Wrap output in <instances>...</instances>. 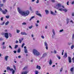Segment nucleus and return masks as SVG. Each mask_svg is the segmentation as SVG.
<instances>
[{
    "instance_id": "49",
    "label": "nucleus",
    "mask_w": 74,
    "mask_h": 74,
    "mask_svg": "<svg viewBox=\"0 0 74 74\" xmlns=\"http://www.w3.org/2000/svg\"><path fill=\"white\" fill-rule=\"evenodd\" d=\"M13 70H14L12 69H10L9 70L10 71H12V70L13 71Z\"/></svg>"
},
{
    "instance_id": "39",
    "label": "nucleus",
    "mask_w": 74,
    "mask_h": 74,
    "mask_svg": "<svg viewBox=\"0 0 74 74\" xmlns=\"http://www.w3.org/2000/svg\"><path fill=\"white\" fill-rule=\"evenodd\" d=\"M62 70H63V68H61V69L60 70V72H62Z\"/></svg>"
},
{
    "instance_id": "52",
    "label": "nucleus",
    "mask_w": 74,
    "mask_h": 74,
    "mask_svg": "<svg viewBox=\"0 0 74 74\" xmlns=\"http://www.w3.org/2000/svg\"><path fill=\"white\" fill-rule=\"evenodd\" d=\"M9 47V48H10L11 49H12V47H11V46L10 45Z\"/></svg>"
},
{
    "instance_id": "44",
    "label": "nucleus",
    "mask_w": 74,
    "mask_h": 74,
    "mask_svg": "<svg viewBox=\"0 0 74 74\" xmlns=\"http://www.w3.org/2000/svg\"><path fill=\"white\" fill-rule=\"evenodd\" d=\"M72 44V43H68V45H71Z\"/></svg>"
},
{
    "instance_id": "56",
    "label": "nucleus",
    "mask_w": 74,
    "mask_h": 74,
    "mask_svg": "<svg viewBox=\"0 0 74 74\" xmlns=\"http://www.w3.org/2000/svg\"><path fill=\"white\" fill-rule=\"evenodd\" d=\"M3 17H1V21H3Z\"/></svg>"
},
{
    "instance_id": "62",
    "label": "nucleus",
    "mask_w": 74,
    "mask_h": 74,
    "mask_svg": "<svg viewBox=\"0 0 74 74\" xmlns=\"http://www.w3.org/2000/svg\"><path fill=\"white\" fill-rule=\"evenodd\" d=\"M21 56H18V58H21Z\"/></svg>"
},
{
    "instance_id": "63",
    "label": "nucleus",
    "mask_w": 74,
    "mask_h": 74,
    "mask_svg": "<svg viewBox=\"0 0 74 74\" xmlns=\"http://www.w3.org/2000/svg\"><path fill=\"white\" fill-rule=\"evenodd\" d=\"M72 16H74V13H73L72 14Z\"/></svg>"
},
{
    "instance_id": "6",
    "label": "nucleus",
    "mask_w": 74,
    "mask_h": 74,
    "mask_svg": "<svg viewBox=\"0 0 74 74\" xmlns=\"http://www.w3.org/2000/svg\"><path fill=\"white\" fill-rule=\"evenodd\" d=\"M5 34V37L6 38H8V37H9V36H8V33H4Z\"/></svg>"
},
{
    "instance_id": "16",
    "label": "nucleus",
    "mask_w": 74,
    "mask_h": 74,
    "mask_svg": "<svg viewBox=\"0 0 74 74\" xmlns=\"http://www.w3.org/2000/svg\"><path fill=\"white\" fill-rule=\"evenodd\" d=\"M24 52L25 53H28V51H27V49H24Z\"/></svg>"
},
{
    "instance_id": "64",
    "label": "nucleus",
    "mask_w": 74,
    "mask_h": 74,
    "mask_svg": "<svg viewBox=\"0 0 74 74\" xmlns=\"http://www.w3.org/2000/svg\"><path fill=\"white\" fill-rule=\"evenodd\" d=\"M3 4H1V7H3Z\"/></svg>"
},
{
    "instance_id": "12",
    "label": "nucleus",
    "mask_w": 74,
    "mask_h": 74,
    "mask_svg": "<svg viewBox=\"0 0 74 74\" xmlns=\"http://www.w3.org/2000/svg\"><path fill=\"white\" fill-rule=\"evenodd\" d=\"M36 69H37L38 70H40L41 69V66L38 65H37L36 67Z\"/></svg>"
},
{
    "instance_id": "32",
    "label": "nucleus",
    "mask_w": 74,
    "mask_h": 74,
    "mask_svg": "<svg viewBox=\"0 0 74 74\" xmlns=\"http://www.w3.org/2000/svg\"><path fill=\"white\" fill-rule=\"evenodd\" d=\"M57 57H58V59H60L61 58L58 55L57 56Z\"/></svg>"
},
{
    "instance_id": "17",
    "label": "nucleus",
    "mask_w": 74,
    "mask_h": 74,
    "mask_svg": "<svg viewBox=\"0 0 74 74\" xmlns=\"http://www.w3.org/2000/svg\"><path fill=\"white\" fill-rule=\"evenodd\" d=\"M45 12L46 13V14H49V11L47 10H45Z\"/></svg>"
},
{
    "instance_id": "30",
    "label": "nucleus",
    "mask_w": 74,
    "mask_h": 74,
    "mask_svg": "<svg viewBox=\"0 0 74 74\" xmlns=\"http://www.w3.org/2000/svg\"><path fill=\"white\" fill-rule=\"evenodd\" d=\"M24 45H25V43H23L21 46V47L23 48V46H24Z\"/></svg>"
},
{
    "instance_id": "31",
    "label": "nucleus",
    "mask_w": 74,
    "mask_h": 74,
    "mask_svg": "<svg viewBox=\"0 0 74 74\" xmlns=\"http://www.w3.org/2000/svg\"><path fill=\"white\" fill-rule=\"evenodd\" d=\"M23 25H26V23H22Z\"/></svg>"
},
{
    "instance_id": "61",
    "label": "nucleus",
    "mask_w": 74,
    "mask_h": 74,
    "mask_svg": "<svg viewBox=\"0 0 74 74\" xmlns=\"http://www.w3.org/2000/svg\"><path fill=\"white\" fill-rule=\"evenodd\" d=\"M72 4H74V1H73L71 3Z\"/></svg>"
},
{
    "instance_id": "11",
    "label": "nucleus",
    "mask_w": 74,
    "mask_h": 74,
    "mask_svg": "<svg viewBox=\"0 0 74 74\" xmlns=\"http://www.w3.org/2000/svg\"><path fill=\"white\" fill-rule=\"evenodd\" d=\"M8 56H6L5 57V59L6 61H7V60H8Z\"/></svg>"
},
{
    "instance_id": "46",
    "label": "nucleus",
    "mask_w": 74,
    "mask_h": 74,
    "mask_svg": "<svg viewBox=\"0 0 74 74\" xmlns=\"http://www.w3.org/2000/svg\"><path fill=\"white\" fill-rule=\"evenodd\" d=\"M27 66H25L24 68H23V70H25V69H27Z\"/></svg>"
},
{
    "instance_id": "37",
    "label": "nucleus",
    "mask_w": 74,
    "mask_h": 74,
    "mask_svg": "<svg viewBox=\"0 0 74 74\" xmlns=\"http://www.w3.org/2000/svg\"><path fill=\"white\" fill-rule=\"evenodd\" d=\"M9 34L10 37H12V34H11L10 33H9Z\"/></svg>"
},
{
    "instance_id": "36",
    "label": "nucleus",
    "mask_w": 74,
    "mask_h": 74,
    "mask_svg": "<svg viewBox=\"0 0 74 74\" xmlns=\"http://www.w3.org/2000/svg\"><path fill=\"white\" fill-rule=\"evenodd\" d=\"M13 68H14L15 70H16V66L14 65H13Z\"/></svg>"
},
{
    "instance_id": "53",
    "label": "nucleus",
    "mask_w": 74,
    "mask_h": 74,
    "mask_svg": "<svg viewBox=\"0 0 74 74\" xmlns=\"http://www.w3.org/2000/svg\"><path fill=\"white\" fill-rule=\"evenodd\" d=\"M18 42H19V41L18 40H16V44H18Z\"/></svg>"
},
{
    "instance_id": "50",
    "label": "nucleus",
    "mask_w": 74,
    "mask_h": 74,
    "mask_svg": "<svg viewBox=\"0 0 74 74\" xmlns=\"http://www.w3.org/2000/svg\"><path fill=\"white\" fill-rule=\"evenodd\" d=\"M10 67H7V70H10Z\"/></svg>"
},
{
    "instance_id": "40",
    "label": "nucleus",
    "mask_w": 74,
    "mask_h": 74,
    "mask_svg": "<svg viewBox=\"0 0 74 74\" xmlns=\"http://www.w3.org/2000/svg\"><path fill=\"white\" fill-rule=\"evenodd\" d=\"M15 73V70H13L12 71V74H14Z\"/></svg>"
},
{
    "instance_id": "19",
    "label": "nucleus",
    "mask_w": 74,
    "mask_h": 74,
    "mask_svg": "<svg viewBox=\"0 0 74 74\" xmlns=\"http://www.w3.org/2000/svg\"><path fill=\"white\" fill-rule=\"evenodd\" d=\"M66 21L67 24H68L69 22V18H67L66 20Z\"/></svg>"
},
{
    "instance_id": "18",
    "label": "nucleus",
    "mask_w": 74,
    "mask_h": 74,
    "mask_svg": "<svg viewBox=\"0 0 74 74\" xmlns=\"http://www.w3.org/2000/svg\"><path fill=\"white\" fill-rule=\"evenodd\" d=\"M36 14L37 15H38V16H40L41 17L42 16H41V14H39V13H36Z\"/></svg>"
},
{
    "instance_id": "1",
    "label": "nucleus",
    "mask_w": 74,
    "mask_h": 74,
    "mask_svg": "<svg viewBox=\"0 0 74 74\" xmlns=\"http://www.w3.org/2000/svg\"><path fill=\"white\" fill-rule=\"evenodd\" d=\"M18 10L19 14H20L21 15H23V16H27V15H28L29 14V11L23 12L20 10L19 8H18Z\"/></svg>"
},
{
    "instance_id": "48",
    "label": "nucleus",
    "mask_w": 74,
    "mask_h": 74,
    "mask_svg": "<svg viewBox=\"0 0 74 74\" xmlns=\"http://www.w3.org/2000/svg\"><path fill=\"white\" fill-rule=\"evenodd\" d=\"M6 0H3V3H5V1Z\"/></svg>"
},
{
    "instance_id": "26",
    "label": "nucleus",
    "mask_w": 74,
    "mask_h": 74,
    "mask_svg": "<svg viewBox=\"0 0 74 74\" xmlns=\"http://www.w3.org/2000/svg\"><path fill=\"white\" fill-rule=\"evenodd\" d=\"M74 39V34H73L72 36V41H73Z\"/></svg>"
},
{
    "instance_id": "38",
    "label": "nucleus",
    "mask_w": 74,
    "mask_h": 74,
    "mask_svg": "<svg viewBox=\"0 0 74 74\" xmlns=\"http://www.w3.org/2000/svg\"><path fill=\"white\" fill-rule=\"evenodd\" d=\"M38 72L37 71H35V74H38Z\"/></svg>"
},
{
    "instance_id": "21",
    "label": "nucleus",
    "mask_w": 74,
    "mask_h": 74,
    "mask_svg": "<svg viewBox=\"0 0 74 74\" xmlns=\"http://www.w3.org/2000/svg\"><path fill=\"white\" fill-rule=\"evenodd\" d=\"M18 53H20L21 52V49H18L17 51Z\"/></svg>"
},
{
    "instance_id": "54",
    "label": "nucleus",
    "mask_w": 74,
    "mask_h": 74,
    "mask_svg": "<svg viewBox=\"0 0 74 74\" xmlns=\"http://www.w3.org/2000/svg\"><path fill=\"white\" fill-rule=\"evenodd\" d=\"M36 3H39V0H37V1L36 2Z\"/></svg>"
},
{
    "instance_id": "8",
    "label": "nucleus",
    "mask_w": 74,
    "mask_h": 74,
    "mask_svg": "<svg viewBox=\"0 0 74 74\" xmlns=\"http://www.w3.org/2000/svg\"><path fill=\"white\" fill-rule=\"evenodd\" d=\"M21 35H27V34L25 32H21Z\"/></svg>"
},
{
    "instance_id": "5",
    "label": "nucleus",
    "mask_w": 74,
    "mask_h": 74,
    "mask_svg": "<svg viewBox=\"0 0 74 74\" xmlns=\"http://www.w3.org/2000/svg\"><path fill=\"white\" fill-rule=\"evenodd\" d=\"M52 32L53 34L52 35V38H53V36H55V31L53 29H52Z\"/></svg>"
},
{
    "instance_id": "33",
    "label": "nucleus",
    "mask_w": 74,
    "mask_h": 74,
    "mask_svg": "<svg viewBox=\"0 0 74 74\" xmlns=\"http://www.w3.org/2000/svg\"><path fill=\"white\" fill-rule=\"evenodd\" d=\"M63 11H64L65 12H66L67 11V9H64V10H63Z\"/></svg>"
},
{
    "instance_id": "55",
    "label": "nucleus",
    "mask_w": 74,
    "mask_h": 74,
    "mask_svg": "<svg viewBox=\"0 0 74 74\" xmlns=\"http://www.w3.org/2000/svg\"><path fill=\"white\" fill-rule=\"evenodd\" d=\"M13 52L14 53H16V50H15L14 51H13Z\"/></svg>"
},
{
    "instance_id": "47",
    "label": "nucleus",
    "mask_w": 74,
    "mask_h": 74,
    "mask_svg": "<svg viewBox=\"0 0 74 74\" xmlns=\"http://www.w3.org/2000/svg\"><path fill=\"white\" fill-rule=\"evenodd\" d=\"M3 38H0V41H3Z\"/></svg>"
},
{
    "instance_id": "4",
    "label": "nucleus",
    "mask_w": 74,
    "mask_h": 74,
    "mask_svg": "<svg viewBox=\"0 0 74 74\" xmlns=\"http://www.w3.org/2000/svg\"><path fill=\"white\" fill-rule=\"evenodd\" d=\"M44 44L45 46H46V49H47V50H48V44H47V42H44Z\"/></svg>"
},
{
    "instance_id": "57",
    "label": "nucleus",
    "mask_w": 74,
    "mask_h": 74,
    "mask_svg": "<svg viewBox=\"0 0 74 74\" xmlns=\"http://www.w3.org/2000/svg\"><path fill=\"white\" fill-rule=\"evenodd\" d=\"M41 38H43V39H44V36L42 35L41 36Z\"/></svg>"
},
{
    "instance_id": "3",
    "label": "nucleus",
    "mask_w": 74,
    "mask_h": 74,
    "mask_svg": "<svg viewBox=\"0 0 74 74\" xmlns=\"http://www.w3.org/2000/svg\"><path fill=\"white\" fill-rule=\"evenodd\" d=\"M62 7V5L60 3H58L56 4V9H59V8Z\"/></svg>"
},
{
    "instance_id": "25",
    "label": "nucleus",
    "mask_w": 74,
    "mask_h": 74,
    "mask_svg": "<svg viewBox=\"0 0 74 74\" xmlns=\"http://www.w3.org/2000/svg\"><path fill=\"white\" fill-rule=\"evenodd\" d=\"M71 49H73V48H74V45H72L71 46Z\"/></svg>"
},
{
    "instance_id": "43",
    "label": "nucleus",
    "mask_w": 74,
    "mask_h": 74,
    "mask_svg": "<svg viewBox=\"0 0 74 74\" xmlns=\"http://www.w3.org/2000/svg\"><path fill=\"white\" fill-rule=\"evenodd\" d=\"M6 18H7V19H8V18H10V16H6Z\"/></svg>"
},
{
    "instance_id": "51",
    "label": "nucleus",
    "mask_w": 74,
    "mask_h": 74,
    "mask_svg": "<svg viewBox=\"0 0 74 74\" xmlns=\"http://www.w3.org/2000/svg\"><path fill=\"white\" fill-rule=\"evenodd\" d=\"M19 43L21 44V43L22 42V40L20 39H19Z\"/></svg>"
},
{
    "instance_id": "23",
    "label": "nucleus",
    "mask_w": 74,
    "mask_h": 74,
    "mask_svg": "<svg viewBox=\"0 0 74 74\" xmlns=\"http://www.w3.org/2000/svg\"><path fill=\"white\" fill-rule=\"evenodd\" d=\"M18 47V45H15V47H14V48L15 49H16V48H17Z\"/></svg>"
},
{
    "instance_id": "29",
    "label": "nucleus",
    "mask_w": 74,
    "mask_h": 74,
    "mask_svg": "<svg viewBox=\"0 0 74 74\" xmlns=\"http://www.w3.org/2000/svg\"><path fill=\"white\" fill-rule=\"evenodd\" d=\"M20 32V30L17 29L16 30V33H19Z\"/></svg>"
},
{
    "instance_id": "9",
    "label": "nucleus",
    "mask_w": 74,
    "mask_h": 74,
    "mask_svg": "<svg viewBox=\"0 0 74 74\" xmlns=\"http://www.w3.org/2000/svg\"><path fill=\"white\" fill-rule=\"evenodd\" d=\"M51 14V15H56V14L55 13H54L52 12V11H50Z\"/></svg>"
},
{
    "instance_id": "2",
    "label": "nucleus",
    "mask_w": 74,
    "mask_h": 74,
    "mask_svg": "<svg viewBox=\"0 0 74 74\" xmlns=\"http://www.w3.org/2000/svg\"><path fill=\"white\" fill-rule=\"evenodd\" d=\"M33 53L35 55H36V56H39L40 55V52H38V51L36 49H34L33 50Z\"/></svg>"
},
{
    "instance_id": "45",
    "label": "nucleus",
    "mask_w": 74,
    "mask_h": 74,
    "mask_svg": "<svg viewBox=\"0 0 74 74\" xmlns=\"http://www.w3.org/2000/svg\"><path fill=\"white\" fill-rule=\"evenodd\" d=\"M63 29H61L60 30V32H63Z\"/></svg>"
},
{
    "instance_id": "14",
    "label": "nucleus",
    "mask_w": 74,
    "mask_h": 74,
    "mask_svg": "<svg viewBox=\"0 0 74 74\" xmlns=\"http://www.w3.org/2000/svg\"><path fill=\"white\" fill-rule=\"evenodd\" d=\"M52 64V60L51 59H50V60L49 62V64L50 65H51Z\"/></svg>"
},
{
    "instance_id": "15",
    "label": "nucleus",
    "mask_w": 74,
    "mask_h": 74,
    "mask_svg": "<svg viewBox=\"0 0 74 74\" xmlns=\"http://www.w3.org/2000/svg\"><path fill=\"white\" fill-rule=\"evenodd\" d=\"M65 58H66V57H67V53H65V54L63 56V58H65Z\"/></svg>"
},
{
    "instance_id": "42",
    "label": "nucleus",
    "mask_w": 74,
    "mask_h": 74,
    "mask_svg": "<svg viewBox=\"0 0 74 74\" xmlns=\"http://www.w3.org/2000/svg\"><path fill=\"white\" fill-rule=\"evenodd\" d=\"M35 25H36V27H37L38 26V24H37V23L35 24Z\"/></svg>"
},
{
    "instance_id": "24",
    "label": "nucleus",
    "mask_w": 74,
    "mask_h": 74,
    "mask_svg": "<svg viewBox=\"0 0 74 74\" xmlns=\"http://www.w3.org/2000/svg\"><path fill=\"white\" fill-rule=\"evenodd\" d=\"M2 12L3 14H6V12L4 10L2 11Z\"/></svg>"
},
{
    "instance_id": "35",
    "label": "nucleus",
    "mask_w": 74,
    "mask_h": 74,
    "mask_svg": "<svg viewBox=\"0 0 74 74\" xmlns=\"http://www.w3.org/2000/svg\"><path fill=\"white\" fill-rule=\"evenodd\" d=\"M5 23V22L4 21L3 23H2L1 24V25H4Z\"/></svg>"
},
{
    "instance_id": "41",
    "label": "nucleus",
    "mask_w": 74,
    "mask_h": 74,
    "mask_svg": "<svg viewBox=\"0 0 74 74\" xmlns=\"http://www.w3.org/2000/svg\"><path fill=\"white\" fill-rule=\"evenodd\" d=\"M6 48V47L5 46H3V49H5Z\"/></svg>"
},
{
    "instance_id": "28",
    "label": "nucleus",
    "mask_w": 74,
    "mask_h": 74,
    "mask_svg": "<svg viewBox=\"0 0 74 74\" xmlns=\"http://www.w3.org/2000/svg\"><path fill=\"white\" fill-rule=\"evenodd\" d=\"M34 18V16H33L32 17H31L30 19L29 20V21H31L32 19H33Z\"/></svg>"
},
{
    "instance_id": "59",
    "label": "nucleus",
    "mask_w": 74,
    "mask_h": 74,
    "mask_svg": "<svg viewBox=\"0 0 74 74\" xmlns=\"http://www.w3.org/2000/svg\"><path fill=\"white\" fill-rule=\"evenodd\" d=\"M69 1H68L67 3V5H69Z\"/></svg>"
},
{
    "instance_id": "60",
    "label": "nucleus",
    "mask_w": 74,
    "mask_h": 74,
    "mask_svg": "<svg viewBox=\"0 0 74 74\" xmlns=\"http://www.w3.org/2000/svg\"><path fill=\"white\" fill-rule=\"evenodd\" d=\"M71 22H72V23L73 24H74V22H73V20H71L70 21Z\"/></svg>"
},
{
    "instance_id": "58",
    "label": "nucleus",
    "mask_w": 74,
    "mask_h": 74,
    "mask_svg": "<svg viewBox=\"0 0 74 74\" xmlns=\"http://www.w3.org/2000/svg\"><path fill=\"white\" fill-rule=\"evenodd\" d=\"M54 53H57L56 51L55 50H54Z\"/></svg>"
},
{
    "instance_id": "27",
    "label": "nucleus",
    "mask_w": 74,
    "mask_h": 74,
    "mask_svg": "<svg viewBox=\"0 0 74 74\" xmlns=\"http://www.w3.org/2000/svg\"><path fill=\"white\" fill-rule=\"evenodd\" d=\"M8 23H9V21H8L7 22L5 23V25H8Z\"/></svg>"
},
{
    "instance_id": "7",
    "label": "nucleus",
    "mask_w": 74,
    "mask_h": 74,
    "mask_svg": "<svg viewBox=\"0 0 74 74\" xmlns=\"http://www.w3.org/2000/svg\"><path fill=\"white\" fill-rule=\"evenodd\" d=\"M68 60L69 63H71V57H68Z\"/></svg>"
},
{
    "instance_id": "10",
    "label": "nucleus",
    "mask_w": 74,
    "mask_h": 74,
    "mask_svg": "<svg viewBox=\"0 0 74 74\" xmlns=\"http://www.w3.org/2000/svg\"><path fill=\"white\" fill-rule=\"evenodd\" d=\"M47 55V54L46 53H45L42 56V58H44V57L46 56Z\"/></svg>"
},
{
    "instance_id": "13",
    "label": "nucleus",
    "mask_w": 74,
    "mask_h": 74,
    "mask_svg": "<svg viewBox=\"0 0 74 74\" xmlns=\"http://www.w3.org/2000/svg\"><path fill=\"white\" fill-rule=\"evenodd\" d=\"M28 73L27 71H23L21 73V74H27Z\"/></svg>"
},
{
    "instance_id": "20",
    "label": "nucleus",
    "mask_w": 74,
    "mask_h": 74,
    "mask_svg": "<svg viewBox=\"0 0 74 74\" xmlns=\"http://www.w3.org/2000/svg\"><path fill=\"white\" fill-rule=\"evenodd\" d=\"M73 70H74V68H72L71 69H70V71H71V72H73Z\"/></svg>"
},
{
    "instance_id": "34",
    "label": "nucleus",
    "mask_w": 74,
    "mask_h": 74,
    "mask_svg": "<svg viewBox=\"0 0 74 74\" xmlns=\"http://www.w3.org/2000/svg\"><path fill=\"white\" fill-rule=\"evenodd\" d=\"M33 27V25H31V26L29 27V28L30 29H31Z\"/></svg>"
},
{
    "instance_id": "22",
    "label": "nucleus",
    "mask_w": 74,
    "mask_h": 74,
    "mask_svg": "<svg viewBox=\"0 0 74 74\" xmlns=\"http://www.w3.org/2000/svg\"><path fill=\"white\" fill-rule=\"evenodd\" d=\"M63 10H64V9H63V8H60L59 10V11H63Z\"/></svg>"
}]
</instances>
